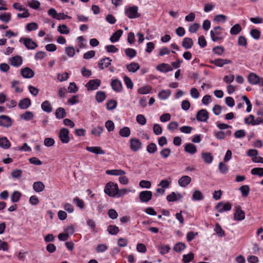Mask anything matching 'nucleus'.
I'll list each match as a JSON object with an SVG mask.
<instances>
[{
    "label": "nucleus",
    "instance_id": "nucleus-21",
    "mask_svg": "<svg viewBox=\"0 0 263 263\" xmlns=\"http://www.w3.org/2000/svg\"><path fill=\"white\" fill-rule=\"evenodd\" d=\"M42 109L46 113L49 114L52 111L51 103L47 100L44 101L41 104Z\"/></svg>",
    "mask_w": 263,
    "mask_h": 263
},
{
    "label": "nucleus",
    "instance_id": "nucleus-8",
    "mask_svg": "<svg viewBox=\"0 0 263 263\" xmlns=\"http://www.w3.org/2000/svg\"><path fill=\"white\" fill-rule=\"evenodd\" d=\"M59 138L63 143H67L70 141L69 130L67 128H62L59 133Z\"/></svg>",
    "mask_w": 263,
    "mask_h": 263
},
{
    "label": "nucleus",
    "instance_id": "nucleus-27",
    "mask_svg": "<svg viewBox=\"0 0 263 263\" xmlns=\"http://www.w3.org/2000/svg\"><path fill=\"white\" fill-rule=\"evenodd\" d=\"M126 68L129 72H135L140 69V66L137 63L132 62L126 65Z\"/></svg>",
    "mask_w": 263,
    "mask_h": 263
},
{
    "label": "nucleus",
    "instance_id": "nucleus-30",
    "mask_svg": "<svg viewBox=\"0 0 263 263\" xmlns=\"http://www.w3.org/2000/svg\"><path fill=\"white\" fill-rule=\"evenodd\" d=\"M31 104L30 100L29 98H25L19 102L18 106L21 109H26Z\"/></svg>",
    "mask_w": 263,
    "mask_h": 263
},
{
    "label": "nucleus",
    "instance_id": "nucleus-33",
    "mask_svg": "<svg viewBox=\"0 0 263 263\" xmlns=\"http://www.w3.org/2000/svg\"><path fill=\"white\" fill-rule=\"evenodd\" d=\"M10 142L6 137L0 138V146L4 149H8L10 147Z\"/></svg>",
    "mask_w": 263,
    "mask_h": 263
},
{
    "label": "nucleus",
    "instance_id": "nucleus-25",
    "mask_svg": "<svg viewBox=\"0 0 263 263\" xmlns=\"http://www.w3.org/2000/svg\"><path fill=\"white\" fill-rule=\"evenodd\" d=\"M111 86L112 88L116 91H121L122 88L121 81L117 79L112 81Z\"/></svg>",
    "mask_w": 263,
    "mask_h": 263
},
{
    "label": "nucleus",
    "instance_id": "nucleus-45",
    "mask_svg": "<svg viewBox=\"0 0 263 263\" xmlns=\"http://www.w3.org/2000/svg\"><path fill=\"white\" fill-rule=\"evenodd\" d=\"M251 173L253 175H258L259 177L263 176V168L255 167L251 170Z\"/></svg>",
    "mask_w": 263,
    "mask_h": 263
},
{
    "label": "nucleus",
    "instance_id": "nucleus-29",
    "mask_svg": "<svg viewBox=\"0 0 263 263\" xmlns=\"http://www.w3.org/2000/svg\"><path fill=\"white\" fill-rule=\"evenodd\" d=\"M123 33L121 29L118 30L110 37V41L112 43L118 41Z\"/></svg>",
    "mask_w": 263,
    "mask_h": 263
},
{
    "label": "nucleus",
    "instance_id": "nucleus-18",
    "mask_svg": "<svg viewBox=\"0 0 263 263\" xmlns=\"http://www.w3.org/2000/svg\"><path fill=\"white\" fill-rule=\"evenodd\" d=\"M86 149L91 153H94L95 154H102L103 155L105 154V151H103L101 147L99 146H87L86 148Z\"/></svg>",
    "mask_w": 263,
    "mask_h": 263
},
{
    "label": "nucleus",
    "instance_id": "nucleus-49",
    "mask_svg": "<svg viewBox=\"0 0 263 263\" xmlns=\"http://www.w3.org/2000/svg\"><path fill=\"white\" fill-rule=\"evenodd\" d=\"M58 31L61 34H68L69 33V29L66 25H59L58 27Z\"/></svg>",
    "mask_w": 263,
    "mask_h": 263
},
{
    "label": "nucleus",
    "instance_id": "nucleus-57",
    "mask_svg": "<svg viewBox=\"0 0 263 263\" xmlns=\"http://www.w3.org/2000/svg\"><path fill=\"white\" fill-rule=\"evenodd\" d=\"M170 154L171 149L169 148H165L160 152V154L163 158H167Z\"/></svg>",
    "mask_w": 263,
    "mask_h": 263
},
{
    "label": "nucleus",
    "instance_id": "nucleus-61",
    "mask_svg": "<svg viewBox=\"0 0 263 263\" xmlns=\"http://www.w3.org/2000/svg\"><path fill=\"white\" fill-rule=\"evenodd\" d=\"M65 52L69 57H73L75 54V50L73 47H68L65 48Z\"/></svg>",
    "mask_w": 263,
    "mask_h": 263
},
{
    "label": "nucleus",
    "instance_id": "nucleus-42",
    "mask_svg": "<svg viewBox=\"0 0 263 263\" xmlns=\"http://www.w3.org/2000/svg\"><path fill=\"white\" fill-rule=\"evenodd\" d=\"M21 197V194L18 191H14L11 195V199L12 202H17Z\"/></svg>",
    "mask_w": 263,
    "mask_h": 263
},
{
    "label": "nucleus",
    "instance_id": "nucleus-6",
    "mask_svg": "<svg viewBox=\"0 0 263 263\" xmlns=\"http://www.w3.org/2000/svg\"><path fill=\"white\" fill-rule=\"evenodd\" d=\"M210 63L212 64H214L215 66L217 67H223L224 65L231 64L232 61L231 60L227 59H216L214 60H210Z\"/></svg>",
    "mask_w": 263,
    "mask_h": 263
},
{
    "label": "nucleus",
    "instance_id": "nucleus-19",
    "mask_svg": "<svg viewBox=\"0 0 263 263\" xmlns=\"http://www.w3.org/2000/svg\"><path fill=\"white\" fill-rule=\"evenodd\" d=\"M194 42L191 38L185 37L183 39L182 42V46L185 49H189L192 47L193 46Z\"/></svg>",
    "mask_w": 263,
    "mask_h": 263
},
{
    "label": "nucleus",
    "instance_id": "nucleus-28",
    "mask_svg": "<svg viewBox=\"0 0 263 263\" xmlns=\"http://www.w3.org/2000/svg\"><path fill=\"white\" fill-rule=\"evenodd\" d=\"M106 174L114 176H122L124 175L126 173L124 171L122 170H107L106 171Z\"/></svg>",
    "mask_w": 263,
    "mask_h": 263
},
{
    "label": "nucleus",
    "instance_id": "nucleus-9",
    "mask_svg": "<svg viewBox=\"0 0 263 263\" xmlns=\"http://www.w3.org/2000/svg\"><path fill=\"white\" fill-rule=\"evenodd\" d=\"M153 193L150 191H143L139 193V199L142 202H147L152 198Z\"/></svg>",
    "mask_w": 263,
    "mask_h": 263
},
{
    "label": "nucleus",
    "instance_id": "nucleus-31",
    "mask_svg": "<svg viewBox=\"0 0 263 263\" xmlns=\"http://www.w3.org/2000/svg\"><path fill=\"white\" fill-rule=\"evenodd\" d=\"M201 157L204 161L208 164L211 163L213 160V157L210 153H202Z\"/></svg>",
    "mask_w": 263,
    "mask_h": 263
},
{
    "label": "nucleus",
    "instance_id": "nucleus-53",
    "mask_svg": "<svg viewBox=\"0 0 263 263\" xmlns=\"http://www.w3.org/2000/svg\"><path fill=\"white\" fill-rule=\"evenodd\" d=\"M250 34L253 38L258 40L260 37V32L256 29H253L251 30Z\"/></svg>",
    "mask_w": 263,
    "mask_h": 263
},
{
    "label": "nucleus",
    "instance_id": "nucleus-38",
    "mask_svg": "<svg viewBox=\"0 0 263 263\" xmlns=\"http://www.w3.org/2000/svg\"><path fill=\"white\" fill-rule=\"evenodd\" d=\"M135 190H127L126 189H122L121 190L118 189V192L117 194V197H121L126 194L129 192H135Z\"/></svg>",
    "mask_w": 263,
    "mask_h": 263
},
{
    "label": "nucleus",
    "instance_id": "nucleus-36",
    "mask_svg": "<svg viewBox=\"0 0 263 263\" xmlns=\"http://www.w3.org/2000/svg\"><path fill=\"white\" fill-rule=\"evenodd\" d=\"M227 108L225 107H221L219 105H215L213 108V112L215 115H218L223 111V113H226Z\"/></svg>",
    "mask_w": 263,
    "mask_h": 263
},
{
    "label": "nucleus",
    "instance_id": "nucleus-3",
    "mask_svg": "<svg viewBox=\"0 0 263 263\" xmlns=\"http://www.w3.org/2000/svg\"><path fill=\"white\" fill-rule=\"evenodd\" d=\"M245 121L247 124L256 125L263 123V118L258 116H248L245 118Z\"/></svg>",
    "mask_w": 263,
    "mask_h": 263
},
{
    "label": "nucleus",
    "instance_id": "nucleus-54",
    "mask_svg": "<svg viewBox=\"0 0 263 263\" xmlns=\"http://www.w3.org/2000/svg\"><path fill=\"white\" fill-rule=\"evenodd\" d=\"M219 171L221 173L226 174L228 172V167L227 165L223 162H220L218 165Z\"/></svg>",
    "mask_w": 263,
    "mask_h": 263
},
{
    "label": "nucleus",
    "instance_id": "nucleus-4",
    "mask_svg": "<svg viewBox=\"0 0 263 263\" xmlns=\"http://www.w3.org/2000/svg\"><path fill=\"white\" fill-rule=\"evenodd\" d=\"M138 7L134 6L126 9L125 10V14L129 18H135L139 17L140 16V14L138 12Z\"/></svg>",
    "mask_w": 263,
    "mask_h": 263
},
{
    "label": "nucleus",
    "instance_id": "nucleus-40",
    "mask_svg": "<svg viewBox=\"0 0 263 263\" xmlns=\"http://www.w3.org/2000/svg\"><path fill=\"white\" fill-rule=\"evenodd\" d=\"M125 53L126 55L130 58H133L136 56V51L132 48H127L125 50Z\"/></svg>",
    "mask_w": 263,
    "mask_h": 263
},
{
    "label": "nucleus",
    "instance_id": "nucleus-34",
    "mask_svg": "<svg viewBox=\"0 0 263 263\" xmlns=\"http://www.w3.org/2000/svg\"><path fill=\"white\" fill-rule=\"evenodd\" d=\"M104 131V128L102 126H98L93 127L91 130V134L96 136L99 137Z\"/></svg>",
    "mask_w": 263,
    "mask_h": 263
},
{
    "label": "nucleus",
    "instance_id": "nucleus-22",
    "mask_svg": "<svg viewBox=\"0 0 263 263\" xmlns=\"http://www.w3.org/2000/svg\"><path fill=\"white\" fill-rule=\"evenodd\" d=\"M157 69L161 72H167L173 70L172 67L168 64L162 63L157 66Z\"/></svg>",
    "mask_w": 263,
    "mask_h": 263
},
{
    "label": "nucleus",
    "instance_id": "nucleus-16",
    "mask_svg": "<svg viewBox=\"0 0 263 263\" xmlns=\"http://www.w3.org/2000/svg\"><path fill=\"white\" fill-rule=\"evenodd\" d=\"M10 62L11 65L15 67H18L22 64L23 59L21 57L16 55L10 58Z\"/></svg>",
    "mask_w": 263,
    "mask_h": 263
},
{
    "label": "nucleus",
    "instance_id": "nucleus-23",
    "mask_svg": "<svg viewBox=\"0 0 263 263\" xmlns=\"http://www.w3.org/2000/svg\"><path fill=\"white\" fill-rule=\"evenodd\" d=\"M203 199L204 196L200 191L196 190L194 191L192 196V199L193 200L200 201L202 200Z\"/></svg>",
    "mask_w": 263,
    "mask_h": 263
},
{
    "label": "nucleus",
    "instance_id": "nucleus-35",
    "mask_svg": "<svg viewBox=\"0 0 263 263\" xmlns=\"http://www.w3.org/2000/svg\"><path fill=\"white\" fill-rule=\"evenodd\" d=\"M130 129L128 127H124L119 131V135L122 137H128L130 135Z\"/></svg>",
    "mask_w": 263,
    "mask_h": 263
},
{
    "label": "nucleus",
    "instance_id": "nucleus-44",
    "mask_svg": "<svg viewBox=\"0 0 263 263\" xmlns=\"http://www.w3.org/2000/svg\"><path fill=\"white\" fill-rule=\"evenodd\" d=\"M242 196L247 197L250 192V187L248 185H244L241 186L239 189Z\"/></svg>",
    "mask_w": 263,
    "mask_h": 263
},
{
    "label": "nucleus",
    "instance_id": "nucleus-50",
    "mask_svg": "<svg viewBox=\"0 0 263 263\" xmlns=\"http://www.w3.org/2000/svg\"><path fill=\"white\" fill-rule=\"evenodd\" d=\"M22 173L23 171L21 170L15 169L11 172V175L13 178L19 179L21 177Z\"/></svg>",
    "mask_w": 263,
    "mask_h": 263
},
{
    "label": "nucleus",
    "instance_id": "nucleus-58",
    "mask_svg": "<svg viewBox=\"0 0 263 263\" xmlns=\"http://www.w3.org/2000/svg\"><path fill=\"white\" fill-rule=\"evenodd\" d=\"M117 103L116 101L110 100L106 104L108 109L112 110L115 109L117 106Z\"/></svg>",
    "mask_w": 263,
    "mask_h": 263
},
{
    "label": "nucleus",
    "instance_id": "nucleus-51",
    "mask_svg": "<svg viewBox=\"0 0 263 263\" xmlns=\"http://www.w3.org/2000/svg\"><path fill=\"white\" fill-rule=\"evenodd\" d=\"M194 258V254L192 253H190L186 255H183L182 260L185 263H188Z\"/></svg>",
    "mask_w": 263,
    "mask_h": 263
},
{
    "label": "nucleus",
    "instance_id": "nucleus-24",
    "mask_svg": "<svg viewBox=\"0 0 263 263\" xmlns=\"http://www.w3.org/2000/svg\"><path fill=\"white\" fill-rule=\"evenodd\" d=\"M184 151L191 155L195 154L197 152V148L195 145L192 143H187L184 147Z\"/></svg>",
    "mask_w": 263,
    "mask_h": 263
},
{
    "label": "nucleus",
    "instance_id": "nucleus-60",
    "mask_svg": "<svg viewBox=\"0 0 263 263\" xmlns=\"http://www.w3.org/2000/svg\"><path fill=\"white\" fill-rule=\"evenodd\" d=\"M238 44L239 46L246 47L247 45V39L243 36H240L238 39Z\"/></svg>",
    "mask_w": 263,
    "mask_h": 263
},
{
    "label": "nucleus",
    "instance_id": "nucleus-39",
    "mask_svg": "<svg viewBox=\"0 0 263 263\" xmlns=\"http://www.w3.org/2000/svg\"><path fill=\"white\" fill-rule=\"evenodd\" d=\"M107 231L111 235H116L119 232V229L116 226L110 225L107 228Z\"/></svg>",
    "mask_w": 263,
    "mask_h": 263
},
{
    "label": "nucleus",
    "instance_id": "nucleus-59",
    "mask_svg": "<svg viewBox=\"0 0 263 263\" xmlns=\"http://www.w3.org/2000/svg\"><path fill=\"white\" fill-rule=\"evenodd\" d=\"M37 29V24L34 22H32V23H29L26 26V29L29 31H31L32 30H35Z\"/></svg>",
    "mask_w": 263,
    "mask_h": 263
},
{
    "label": "nucleus",
    "instance_id": "nucleus-43",
    "mask_svg": "<svg viewBox=\"0 0 263 263\" xmlns=\"http://www.w3.org/2000/svg\"><path fill=\"white\" fill-rule=\"evenodd\" d=\"M106 98V95L104 91H98L96 96V100L98 102H102Z\"/></svg>",
    "mask_w": 263,
    "mask_h": 263
},
{
    "label": "nucleus",
    "instance_id": "nucleus-63",
    "mask_svg": "<svg viewBox=\"0 0 263 263\" xmlns=\"http://www.w3.org/2000/svg\"><path fill=\"white\" fill-rule=\"evenodd\" d=\"M214 230L219 236L221 237L224 236V232L219 224L217 223L216 224Z\"/></svg>",
    "mask_w": 263,
    "mask_h": 263
},
{
    "label": "nucleus",
    "instance_id": "nucleus-20",
    "mask_svg": "<svg viewBox=\"0 0 263 263\" xmlns=\"http://www.w3.org/2000/svg\"><path fill=\"white\" fill-rule=\"evenodd\" d=\"M111 60L109 58H105L102 59L99 63L98 66L101 69L108 67L111 64Z\"/></svg>",
    "mask_w": 263,
    "mask_h": 263
},
{
    "label": "nucleus",
    "instance_id": "nucleus-15",
    "mask_svg": "<svg viewBox=\"0 0 263 263\" xmlns=\"http://www.w3.org/2000/svg\"><path fill=\"white\" fill-rule=\"evenodd\" d=\"M248 80L249 83L252 85L257 84L260 81V78L256 74L253 72L248 75Z\"/></svg>",
    "mask_w": 263,
    "mask_h": 263
},
{
    "label": "nucleus",
    "instance_id": "nucleus-48",
    "mask_svg": "<svg viewBox=\"0 0 263 263\" xmlns=\"http://www.w3.org/2000/svg\"><path fill=\"white\" fill-rule=\"evenodd\" d=\"M213 51L216 54H217L218 55H221L223 53V52L224 51V49L222 46H217L214 47L213 48Z\"/></svg>",
    "mask_w": 263,
    "mask_h": 263
},
{
    "label": "nucleus",
    "instance_id": "nucleus-17",
    "mask_svg": "<svg viewBox=\"0 0 263 263\" xmlns=\"http://www.w3.org/2000/svg\"><path fill=\"white\" fill-rule=\"evenodd\" d=\"M12 124L10 118L8 116H0V125L8 127Z\"/></svg>",
    "mask_w": 263,
    "mask_h": 263
},
{
    "label": "nucleus",
    "instance_id": "nucleus-55",
    "mask_svg": "<svg viewBox=\"0 0 263 263\" xmlns=\"http://www.w3.org/2000/svg\"><path fill=\"white\" fill-rule=\"evenodd\" d=\"M73 202L80 209H83L85 206V203L83 200L80 199L78 197H76L73 199Z\"/></svg>",
    "mask_w": 263,
    "mask_h": 263
},
{
    "label": "nucleus",
    "instance_id": "nucleus-26",
    "mask_svg": "<svg viewBox=\"0 0 263 263\" xmlns=\"http://www.w3.org/2000/svg\"><path fill=\"white\" fill-rule=\"evenodd\" d=\"M45 185L41 181H36L33 184V189L35 192L40 193L44 190Z\"/></svg>",
    "mask_w": 263,
    "mask_h": 263
},
{
    "label": "nucleus",
    "instance_id": "nucleus-10",
    "mask_svg": "<svg viewBox=\"0 0 263 263\" xmlns=\"http://www.w3.org/2000/svg\"><path fill=\"white\" fill-rule=\"evenodd\" d=\"M23 41L24 44L28 49L33 50L37 47V44L30 38L21 39Z\"/></svg>",
    "mask_w": 263,
    "mask_h": 263
},
{
    "label": "nucleus",
    "instance_id": "nucleus-2",
    "mask_svg": "<svg viewBox=\"0 0 263 263\" xmlns=\"http://www.w3.org/2000/svg\"><path fill=\"white\" fill-rule=\"evenodd\" d=\"M118 186L117 183L112 182L107 183L104 189L105 193L110 197L117 196Z\"/></svg>",
    "mask_w": 263,
    "mask_h": 263
},
{
    "label": "nucleus",
    "instance_id": "nucleus-5",
    "mask_svg": "<svg viewBox=\"0 0 263 263\" xmlns=\"http://www.w3.org/2000/svg\"><path fill=\"white\" fill-rule=\"evenodd\" d=\"M141 142L137 138H131L129 140V147L134 152H138L142 148Z\"/></svg>",
    "mask_w": 263,
    "mask_h": 263
},
{
    "label": "nucleus",
    "instance_id": "nucleus-41",
    "mask_svg": "<svg viewBox=\"0 0 263 263\" xmlns=\"http://www.w3.org/2000/svg\"><path fill=\"white\" fill-rule=\"evenodd\" d=\"M186 247L185 245L183 242L177 243L174 247V250L176 252H180Z\"/></svg>",
    "mask_w": 263,
    "mask_h": 263
},
{
    "label": "nucleus",
    "instance_id": "nucleus-47",
    "mask_svg": "<svg viewBox=\"0 0 263 263\" xmlns=\"http://www.w3.org/2000/svg\"><path fill=\"white\" fill-rule=\"evenodd\" d=\"M146 149L148 153L153 154L156 152L157 147L155 143H151L147 146Z\"/></svg>",
    "mask_w": 263,
    "mask_h": 263
},
{
    "label": "nucleus",
    "instance_id": "nucleus-14",
    "mask_svg": "<svg viewBox=\"0 0 263 263\" xmlns=\"http://www.w3.org/2000/svg\"><path fill=\"white\" fill-rule=\"evenodd\" d=\"M192 179L189 176H183L178 180L179 185L182 187H186L191 182Z\"/></svg>",
    "mask_w": 263,
    "mask_h": 263
},
{
    "label": "nucleus",
    "instance_id": "nucleus-13",
    "mask_svg": "<svg viewBox=\"0 0 263 263\" xmlns=\"http://www.w3.org/2000/svg\"><path fill=\"white\" fill-rule=\"evenodd\" d=\"M245 218V212L239 207L236 208L234 214V219L237 221L242 220Z\"/></svg>",
    "mask_w": 263,
    "mask_h": 263
},
{
    "label": "nucleus",
    "instance_id": "nucleus-11",
    "mask_svg": "<svg viewBox=\"0 0 263 263\" xmlns=\"http://www.w3.org/2000/svg\"><path fill=\"white\" fill-rule=\"evenodd\" d=\"M101 84V81L99 79H94L90 80L86 85L88 90L97 89Z\"/></svg>",
    "mask_w": 263,
    "mask_h": 263
},
{
    "label": "nucleus",
    "instance_id": "nucleus-56",
    "mask_svg": "<svg viewBox=\"0 0 263 263\" xmlns=\"http://www.w3.org/2000/svg\"><path fill=\"white\" fill-rule=\"evenodd\" d=\"M20 84V81L16 80H13L11 82V87L15 89V91L16 92H21L23 91V89L20 88L17 85Z\"/></svg>",
    "mask_w": 263,
    "mask_h": 263
},
{
    "label": "nucleus",
    "instance_id": "nucleus-37",
    "mask_svg": "<svg viewBox=\"0 0 263 263\" xmlns=\"http://www.w3.org/2000/svg\"><path fill=\"white\" fill-rule=\"evenodd\" d=\"M241 27L239 24L234 25L230 29V33L234 35H237L241 31Z\"/></svg>",
    "mask_w": 263,
    "mask_h": 263
},
{
    "label": "nucleus",
    "instance_id": "nucleus-64",
    "mask_svg": "<svg viewBox=\"0 0 263 263\" xmlns=\"http://www.w3.org/2000/svg\"><path fill=\"white\" fill-rule=\"evenodd\" d=\"M159 252L162 254H165L168 253L170 250V248L167 245L161 246L159 247Z\"/></svg>",
    "mask_w": 263,
    "mask_h": 263
},
{
    "label": "nucleus",
    "instance_id": "nucleus-62",
    "mask_svg": "<svg viewBox=\"0 0 263 263\" xmlns=\"http://www.w3.org/2000/svg\"><path fill=\"white\" fill-rule=\"evenodd\" d=\"M139 186L142 188L149 189L151 186V182L147 180H141L139 183Z\"/></svg>",
    "mask_w": 263,
    "mask_h": 263
},
{
    "label": "nucleus",
    "instance_id": "nucleus-46",
    "mask_svg": "<svg viewBox=\"0 0 263 263\" xmlns=\"http://www.w3.org/2000/svg\"><path fill=\"white\" fill-rule=\"evenodd\" d=\"M152 87L149 85L144 86L140 87L138 89V92L140 94H147L150 92Z\"/></svg>",
    "mask_w": 263,
    "mask_h": 263
},
{
    "label": "nucleus",
    "instance_id": "nucleus-12",
    "mask_svg": "<svg viewBox=\"0 0 263 263\" xmlns=\"http://www.w3.org/2000/svg\"><path fill=\"white\" fill-rule=\"evenodd\" d=\"M21 75L25 78H31L34 77V71L29 67H25L21 69Z\"/></svg>",
    "mask_w": 263,
    "mask_h": 263
},
{
    "label": "nucleus",
    "instance_id": "nucleus-1",
    "mask_svg": "<svg viewBox=\"0 0 263 263\" xmlns=\"http://www.w3.org/2000/svg\"><path fill=\"white\" fill-rule=\"evenodd\" d=\"M223 29L217 26L214 28L213 30L210 31V35L212 40L213 42H218L221 41L226 36V34L222 32Z\"/></svg>",
    "mask_w": 263,
    "mask_h": 263
},
{
    "label": "nucleus",
    "instance_id": "nucleus-52",
    "mask_svg": "<svg viewBox=\"0 0 263 263\" xmlns=\"http://www.w3.org/2000/svg\"><path fill=\"white\" fill-rule=\"evenodd\" d=\"M105 127L108 132H112L115 129L114 122L111 120H108L105 123Z\"/></svg>",
    "mask_w": 263,
    "mask_h": 263
},
{
    "label": "nucleus",
    "instance_id": "nucleus-32",
    "mask_svg": "<svg viewBox=\"0 0 263 263\" xmlns=\"http://www.w3.org/2000/svg\"><path fill=\"white\" fill-rule=\"evenodd\" d=\"M171 92L170 90H162L158 93V97L160 99L165 100L171 95Z\"/></svg>",
    "mask_w": 263,
    "mask_h": 263
},
{
    "label": "nucleus",
    "instance_id": "nucleus-7",
    "mask_svg": "<svg viewBox=\"0 0 263 263\" xmlns=\"http://www.w3.org/2000/svg\"><path fill=\"white\" fill-rule=\"evenodd\" d=\"M232 205L230 202L224 203L223 202H220L215 206L216 210L219 213L230 211Z\"/></svg>",
    "mask_w": 263,
    "mask_h": 263
}]
</instances>
